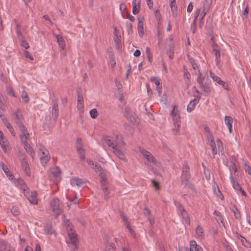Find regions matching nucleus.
Segmentation results:
<instances>
[{
    "mask_svg": "<svg viewBox=\"0 0 251 251\" xmlns=\"http://www.w3.org/2000/svg\"><path fill=\"white\" fill-rule=\"evenodd\" d=\"M12 116L19 128H21L22 126H25L23 123L24 118L22 113L20 109H18L16 111H13Z\"/></svg>",
    "mask_w": 251,
    "mask_h": 251,
    "instance_id": "1",
    "label": "nucleus"
},
{
    "mask_svg": "<svg viewBox=\"0 0 251 251\" xmlns=\"http://www.w3.org/2000/svg\"><path fill=\"white\" fill-rule=\"evenodd\" d=\"M24 191L25 196L29 200V202L32 204H36L38 203L37 198V192L35 191L29 192V189L24 188Z\"/></svg>",
    "mask_w": 251,
    "mask_h": 251,
    "instance_id": "2",
    "label": "nucleus"
},
{
    "mask_svg": "<svg viewBox=\"0 0 251 251\" xmlns=\"http://www.w3.org/2000/svg\"><path fill=\"white\" fill-rule=\"evenodd\" d=\"M61 171L59 167H55L51 172L49 177L55 184H57L60 180Z\"/></svg>",
    "mask_w": 251,
    "mask_h": 251,
    "instance_id": "3",
    "label": "nucleus"
},
{
    "mask_svg": "<svg viewBox=\"0 0 251 251\" xmlns=\"http://www.w3.org/2000/svg\"><path fill=\"white\" fill-rule=\"evenodd\" d=\"M50 207L52 211L55 213L54 217L57 218L61 213V209L59 207V200L57 198L53 199L50 202Z\"/></svg>",
    "mask_w": 251,
    "mask_h": 251,
    "instance_id": "4",
    "label": "nucleus"
},
{
    "mask_svg": "<svg viewBox=\"0 0 251 251\" xmlns=\"http://www.w3.org/2000/svg\"><path fill=\"white\" fill-rule=\"evenodd\" d=\"M21 128H19L22 132V133L20 135V138L23 145L28 143L27 140L29 137V134L28 132L26 127L25 126H22Z\"/></svg>",
    "mask_w": 251,
    "mask_h": 251,
    "instance_id": "5",
    "label": "nucleus"
},
{
    "mask_svg": "<svg viewBox=\"0 0 251 251\" xmlns=\"http://www.w3.org/2000/svg\"><path fill=\"white\" fill-rule=\"evenodd\" d=\"M131 110L128 107H126L124 109V116L128 120V121L131 123L135 122L134 117L131 114Z\"/></svg>",
    "mask_w": 251,
    "mask_h": 251,
    "instance_id": "6",
    "label": "nucleus"
},
{
    "mask_svg": "<svg viewBox=\"0 0 251 251\" xmlns=\"http://www.w3.org/2000/svg\"><path fill=\"white\" fill-rule=\"evenodd\" d=\"M144 214L147 217V220L150 222V225L152 226L154 223V218L151 216V211L147 207L143 209Z\"/></svg>",
    "mask_w": 251,
    "mask_h": 251,
    "instance_id": "7",
    "label": "nucleus"
},
{
    "mask_svg": "<svg viewBox=\"0 0 251 251\" xmlns=\"http://www.w3.org/2000/svg\"><path fill=\"white\" fill-rule=\"evenodd\" d=\"M230 180L234 189L239 190L241 192L242 194L244 196L246 197L247 194L246 192L243 189H242V187L240 186V185L237 181H236L231 176H230Z\"/></svg>",
    "mask_w": 251,
    "mask_h": 251,
    "instance_id": "8",
    "label": "nucleus"
},
{
    "mask_svg": "<svg viewBox=\"0 0 251 251\" xmlns=\"http://www.w3.org/2000/svg\"><path fill=\"white\" fill-rule=\"evenodd\" d=\"M176 205L180 211L181 215L182 216L183 218L185 219L186 220H188L189 223H190L189 217L188 216L187 212L185 210L183 206L181 205V204L180 202H177V203H176Z\"/></svg>",
    "mask_w": 251,
    "mask_h": 251,
    "instance_id": "9",
    "label": "nucleus"
},
{
    "mask_svg": "<svg viewBox=\"0 0 251 251\" xmlns=\"http://www.w3.org/2000/svg\"><path fill=\"white\" fill-rule=\"evenodd\" d=\"M201 96L197 97V98H195L190 101V103L187 107V110L189 112H191L195 108L196 104L199 102Z\"/></svg>",
    "mask_w": 251,
    "mask_h": 251,
    "instance_id": "10",
    "label": "nucleus"
},
{
    "mask_svg": "<svg viewBox=\"0 0 251 251\" xmlns=\"http://www.w3.org/2000/svg\"><path fill=\"white\" fill-rule=\"evenodd\" d=\"M86 182L81 178L78 177L73 178L71 180V183L73 186H77L78 187H81L84 185Z\"/></svg>",
    "mask_w": 251,
    "mask_h": 251,
    "instance_id": "11",
    "label": "nucleus"
},
{
    "mask_svg": "<svg viewBox=\"0 0 251 251\" xmlns=\"http://www.w3.org/2000/svg\"><path fill=\"white\" fill-rule=\"evenodd\" d=\"M140 0H133L132 1V13L136 15L138 14L140 11Z\"/></svg>",
    "mask_w": 251,
    "mask_h": 251,
    "instance_id": "12",
    "label": "nucleus"
},
{
    "mask_svg": "<svg viewBox=\"0 0 251 251\" xmlns=\"http://www.w3.org/2000/svg\"><path fill=\"white\" fill-rule=\"evenodd\" d=\"M0 145L3 151L6 153L7 152V142L4 140V136L2 131L0 132Z\"/></svg>",
    "mask_w": 251,
    "mask_h": 251,
    "instance_id": "13",
    "label": "nucleus"
},
{
    "mask_svg": "<svg viewBox=\"0 0 251 251\" xmlns=\"http://www.w3.org/2000/svg\"><path fill=\"white\" fill-rule=\"evenodd\" d=\"M22 168L24 170L25 173L28 176H31L30 169L27 161H24L21 163Z\"/></svg>",
    "mask_w": 251,
    "mask_h": 251,
    "instance_id": "14",
    "label": "nucleus"
},
{
    "mask_svg": "<svg viewBox=\"0 0 251 251\" xmlns=\"http://www.w3.org/2000/svg\"><path fill=\"white\" fill-rule=\"evenodd\" d=\"M112 149L114 150L113 153L117 156L120 159L122 160H126V156L124 153L119 149L116 148V146H112Z\"/></svg>",
    "mask_w": 251,
    "mask_h": 251,
    "instance_id": "15",
    "label": "nucleus"
},
{
    "mask_svg": "<svg viewBox=\"0 0 251 251\" xmlns=\"http://www.w3.org/2000/svg\"><path fill=\"white\" fill-rule=\"evenodd\" d=\"M45 232L47 234H52L54 233L56 235L55 232L52 228L51 223L50 222H47L44 228Z\"/></svg>",
    "mask_w": 251,
    "mask_h": 251,
    "instance_id": "16",
    "label": "nucleus"
},
{
    "mask_svg": "<svg viewBox=\"0 0 251 251\" xmlns=\"http://www.w3.org/2000/svg\"><path fill=\"white\" fill-rule=\"evenodd\" d=\"M16 31L18 40L21 42L25 40V37L22 33L20 24H17L16 26Z\"/></svg>",
    "mask_w": 251,
    "mask_h": 251,
    "instance_id": "17",
    "label": "nucleus"
},
{
    "mask_svg": "<svg viewBox=\"0 0 251 251\" xmlns=\"http://www.w3.org/2000/svg\"><path fill=\"white\" fill-rule=\"evenodd\" d=\"M173 109L171 112L173 120H177L178 119H180V116L179 114V111L178 110L177 107L176 105H173Z\"/></svg>",
    "mask_w": 251,
    "mask_h": 251,
    "instance_id": "18",
    "label": "nucleus"
},
{
    "mask_svg": "<svg viewBox=\"0 0 251 251\" xmlns=\"http://www.w3.org/2000/svg\"><path fill=\"white\" fill-rule=\"evenodd\" d=\"M225 122L226 124L228 127L229 133L232 132V125L233 122V119L230 116H226L225 117Z\"/></svg>",
    "mask_w": 251,
    "mask_h": 251,
    "instance_id": "19",
    "label": "nucleus"
},
{
    "mask_svg": "<svg viewBox=\"0 0 251 251\" xmlns=\"http://www.w3.org/2000/svg\"><path fill=\"white\" fill-rule=\"evenodd\" d=\"M56 37L59 47L61 48V50H65L66 45L65 40H64L62 36H61V35H57L56 36Z\"/></svg>",
    "mask_w": 251,
    "mask_h": 251,
    "instance_id": "20",
    "label": "nucleus"
},
{
    "mask_svg": "<svg viewBox=\"0 0 251 251\" xmlns=\"http://www.w3.org/2000/svg\"><path fill=\"white\" fill-rule=\"evenodd\" d=\"M137 30L140 37L144 35L145 32L144 30L143 22L141 21L139 19H138Z\"/></svg>",
    "mask_w": 251,
    "mask_h": 251,
    "instance_id": "21",
    "label": "nucleus"
},
{
    "mask_svg": "<svg viewBox=\"0 0 251 251\" xmlns=\"http://www.w3.org/2000/svg\"><path fill=\"white\" fill-rule=\"evenodd\" d=\"M175 127L173 129V131L175 132L176 134H179L181 122L180 119L173 121Z\"/></svg>",
    "mask_w": 251,
    "mask_h": 251,
    "instance_id": "22",
    "label": "nucleus"
},
{
    "mask_svg": "<svg viewBox=\"0 0 251 251\" xmlns=\"http://www.w3.org/2000/svg\"><path fill=\"white\" fill-rule=\"evenodd\" d=\"M175 127L173 129V131L175 132L176 134H179L181 122L180 119L173 121Z\"/></svg>",
    "mask_w": 251,
    "mask_h": 251,
    "instance_id": "23",
    "label": "nucleus"
},
{
    "mask_svg": "<svg viewBox=\"0 0 251 251\" xmlns=\"http://www.w3.org/2000/svg\"><path fill=\"white\" fill-rule=\"evenodd\" d=\"M0 165L1 166L2 170L4 172L5 174L7 176L9 177V179H13L14 176L12 174H11V173L9 172L8 168L5 166L4 163H0Z\"/></svg>",
    "mask_w": 251,
    "mask_h": 251,
    "instance_id": "24",
    "label": "nucleus"
},
{
    "mask_svg": "<svg viewBox=\"0 0 251 251\" xmlns=\"http://www.w3.org/2000/svg\"><path fill=\"white\" fill-rule=\"evenodd\" d=\"M8 247H11L7 242L4 240H0V251H6L8 250Z\"/></svg>",
    "mask_w": 251,
    "mask_h": 251,
    "instance_id": "25",
    "label": "nucleus"
},
{
    "mask_svg": "<svg viewBox=\"0 0 251 251\" xmlns=\"http://www.w3.org/2000/svg\"><path fill=\"white\" fill-rule=\"evenodd\" d=\"M212 3V0H205L203 5V12H208Z\"/></svg>",
    "mask_w": 251,
    "mask_h": 251,
    "instance_id": "26",
    "label": "nucleus"
},
{
    "mask_svg": "<svg viewBox=\"0 0 251 251\" xmlns=\"http://www.w3.org/2000/svg\"><path fill=\"white\" fill-rule=\"evenodd\" d=\"M230 209L234 213V216L236 219H241V216L240 212L235 205H233L230 207Z\"/></svg>",
    "mask_w": 251,
    "mask_h": 251,
    "instance_id": "27",
    "label": "nucleus"
},
{
    "mask_svg": "<svg viewBox=\"0 0 251 251\" xmlns=\"http://www.w3.org/2000/svg\"><path fill=\"white\" fill-rule=\"evenodd\" d=\"M75 148L76 150H80V149H84V144L81 138H76L75 143Z\"/></svg>",
    "mask_w": 251,
    "mask_h": 251,
    "instance_id": "28",
    "label": "nucleus"
},
{
    "mask_svg": "<svg viewBox=\"0 0 251 251\" xmlns=\"http://www.w3.org/2000/svg\"><path fill=\"white\" fill-rule=\"evenodd\" d=\"M213 51L215 53V61L217 66H218L220 63V56H221V52L220 50L218 49H213Z\"/></svg>",
    "mask_w": 251,
    "mask_h": 251,
    "instance_id": "29",
    "label": "nucleus"
},
{
    "mask_svg": "<svg viewBox=\"0 0 251 251\" xmlns=\"http://www.w3.org/2000/svg\"><path fill=\"white\" fill-rule=\"evenodd\" d=\"M23 145L26 151L28 152L32 157H33L35 153L30 145L28 143H26Z\"/></svg>",
    "mask_w": 251,
    "mask_h": 251,
    "instance_id": "30",
    "label": "nucleus"
},
{
    "mask_svg": "<svg viewBox=\"0 0 251 251\" xmlns=\"http://www.w3.org/2000/svg\"><path fill=\"white\" fill-rule=\"evenodd\" d=\"M68 235L72 244H75V243L77 242V237L76 233L71 231L68 233Z\"/></svg>",
    "mask_w": 251,
    "mask_h": 251,
    "instance_id": "31",
    "label": "nucleus"
},
{
    "mask_svg": "<svg viewBox=\"0 0 251 251\" xmlns=\"http://www.w3.org/2000/svg\"><path fill=\"white\" fill-rule=\"evenodd\" d=\"M58 106H53L52 108V117L56 120L58 116Z\"/></svg>",
    "mask_w": 251,
    "mask_h": 251,
    "instance_id": "32",
    "label": "nucleus"
},
{
    "mask_svg": "<svg viewBox=\"0 0 251 251\" xmlns=\"http://www.w3.org/2000/svg\"><path fill=\"white\" fill-rule=\"evenodd\" d=\"M76 151L80 160L83 161L85 159V150L83 149L80 150H76Z\"/></svg>",
    "mask_w": 251,
    "mask_h": 251,
    "instance_id": "33",
    "label": "nucleus"
},
{
    "mask_svg": "<svg viewBox=\"0 0 251 251\" xmlns=\"http://www.w3.org/2000/svg\"><path fill=\"white\" fill-rule=\"evenodd\" d=\"M170 6H171L173 16L174 18H176L177 15V6L176 5V3H170Z\"/></svg>",
    "mask_w": 251,
    "mask_h": 251,
    "instance_id": "34",
    "label": "nucleus"
},
{
    "mask_svg": "<svg viewBox=\"0 0 251 251\" xmlns=\"http://www.w3.org/2000/svg\"><path fill=\"white\" fill-rule=\"evenodd\" d=\"M211 148V150L212 151V153L213 155H215L217 153V149L216 146V144L214 140H211V142H209L208 143Z\"/></svg>",
    "mask_w": 251,
    "mask_h": 251,
    "instance_id": "35",
    "label": "nucleus"
},
{
    "mask_svg": "<svg viewBox=\"0 0 251 251\" xmlns=\"http://www.w3.org/2000/svg\"><path fill=\"white\" fill-rule=\"evenodd\" d=\"M100 176V184L101 187L103 186H107V178L103 173L100 175H99Z\"/></svg>",
    "mask_w": 251,
    "mask_h": 251,
    "instance_id": "36",
    "label": "nucleus"
},
{
    "mask_svg": "<svg viewBox=\"0 0 251 251\" xmlns=\"http://www.w3.org/2000/svg\"><path fill=\"white\" fill-rule=\"evenodd\" d=\"M100 176V184L101 187L103 186H107V178L103 173L100 175H99Z\"/></svg>",
    "mask_w": 251,
    "mask_h": 251,
    "instance_id": "37",
    "label": "nucleus"
},
{
    "mask_svg": "<svg viewBox=\"0 0 251 251\" xmlns=\"http://www.w3.org/2000/svg\"><path fill=\"white\" fill-rule=\"evenodd\" d=\"M209 75L214 81H216L218 84H221L220 83H222L221 79L219 76L215 75V74L211 71L209 73Z\"/></svg>",
    "mask_w": 251,
    "mask_h": 251,
    "instance_id": "38",
    "label": "nucleus"
},
{
    "mask_svg": "<svg viewBox=\"0 0 251 251\" xmlns=\"http://www.w3.org/2000/svg\"><path fill=\"white\" fill-rule=\"evenodd\" d=\"M103 139L104 141L105 142V143L108 146L112 147V146H115L113 145V143L112 142V141L110 140L109 136H106V135L103 136Z\"/></svg>",
    "mask_w": 251,
    "mask_h": 251,
    "instance_id": "39",
    "label": "nucleus"
},
{
    "mask_svg": "<svg viewBox=\"0 0 251 251\" xmlns=\"http://www.w3.org/2000/svg\"><path fill=\"white\" fill-rule=\"evenodd\" d=\"M198 74L199 76L197 78V81L199 84L200 88L202 89L204 87L205 85H204L202 82V79L201 78V74L200 70H198Z\"/></svg>",
    "mask_w": 251,
    "mask_h": 251,
    "instance_id": "40",
    "label": "nucleus"
},
{
    "mask_svg": "<svg viewBox=\"0 0 251 251\" xmlns=\"http://www.w3.org/2000/svg\"><path fill=\"white\" fill-rule=\"evenodd\" d=\"M93 168L99 175H100L102 173L103 169L98 163H96L95 166L93 167Z\"/></svg>",
    "mask_w": 251,
    "mask_h": 251,
    "instance_id": "41",
    "label": "nucleus"
},
{
    "mask_svg": "<svg viewBox=\"0 0 251 251\" xmlns=\"http://www.w3.org/2000/svg\"><path fill=\"white\" fill-rule=\"evenodd\" d=\"M101 188L103 191L104 198L107 200L109 198V195L110 194L109 191L108 190L107 186H101Z\"/></svg>",
    "mask_w": 251,
    "mask_h": 251,
    "instance_id": "42",
    "label": "nucleus"
},
{
    "mask_svg": "<svg viewBox=\"0 0 251 251\" xmlns=\"http://www.w3.org/2000/svg\"><path fill=\"white\" fill-rule=\"evenodd\" d=\"M140 152L147 159V158L151 155V153L144 149H139Z\"/></svg>",
    "mask_w": 251,
    "mask_h": 251,
    "instance_id": "43",
    "label": "nucleus"
},
{
    "mask_svg": "<svg viewBox=\"0 0 251 251\" xmlns=\"http://www.w3.org/2000/svg\"><path fill=\"white\" fill-rule=\"evenodd\" d=\"M182 169H183L182 174L189 173L190 168H189V166L188 165V163L187 161H185L184 162V164L183 166Z\"/></svg>",
    "mask_w": 251,
    "mask_h": 251,
    "instance_id": "44",
    "label": "nucleus"
},
{
    "mask_svg": "<svg viewBox=\"0 0 251 251\" xmlns=\"http://www.w3.org/2000/svg\"><path fill=\"white\" fill-rule=\"evenodd\" d=\"M197 243L195 240H192L190 242V251H195L197 248Z\"/></svg>",
    "mask_w": 251,
    "mask_h": 251,
    "instance_id": "45",
    "label": "nucleus"
},
{
    "mask_svg": "<svg viewBox=\"0 0 251 251\" xmlns=\"http://www.w3.org/2000/svg\"><path fill=\"white\" fill-rule=\"evenodd\" d=\"M18 157L21 163L23 162L24 161H27L25 158V154L21 151H19L18 153Z\"/></svg>",
    "mask_w": 251,
    "mask_h": 251,
    "instance_id": "46",
    "label": "nucleus"
},
{
    "mask_svg": "<svg viewBox=\"0 0 251 251\" xmlns=\"http://www.w3.org/2000/svg\"><path fill=\"white\" fill-rule=\"evenodd\" d=\"M202 90L205 96H208L211 92L210 87L207 85H205Z\"/></svg>",
    "mask_w": 251,
    "mask_h": 251,
    "instance_id": "47",
    "label": "nucleus"
},
{
    "mask_svg": "<svg viewBox=\"0 0 251 251\" xmlns=\"http://www.w3.org/2000/svg\"><path fill=\"white\" fill-rule=\"evenodd\" d=\"M22 98L25 103H27L29 101L27 93L25 91L22 92Z\"/></svg>",
    "mask_w": 251,
    "mask_h": 251,
    "instance_id": "48",
    "label": "nucleus"
},
{
    "mask_svg": "<svg viewBox=\"0 0 251 251\" xmlns=\"http://www.w3.org/2000/svg\"><path fill=\"white\" fill-rule=\"evenodd\" d=\"M90 114L91 117L93 119H95L98 116V111L95 108L92 109L90 111Z\"/></svg>",
    "mask_w": 251,
    "mask_h": 251,
    "instance_id": "49",
    "label": "nucleus"
},
{
    "mask_svg": "<svg viewBox=\"0 0 251 251\" xmlns=\"http://www.w3.org/2000/svg\"><path fill=\"white\" fill-rule=\"evenodd\" d=\"M249 6L248 5H247L241 14V16L243 19L247 18L249 13Z\"/></svg>",
    "mask_w": 251,
    "mask_h": 251,
    "instance_id": "50",
    "label": "nucleus"
},
{
    "mask_svg": "<svg viewBox=\"0 0 251 251\" xmlns=\"http://www.w3.org/2000/svg\"><path fill=\"white\" fill-rule=\"evenodd\" d=\"M189 61L191 63L193 67V68L198 72V70H199V67L197 66V64L196 63L194 59H193L192 58H189Z\"/></svg>",
    "mask_w": 251,
    "mask_h": 251,
    "instance_id": "51",
    "label": "nucleus"
},
{
    "mask_svg": "<svg viewBox=\"0 0 251 251\" xmlns=\"http://www.w3.org/2000/svg\"><path fill=\"white\" fill-rule=\"evenodd\" d=\"M83 96L81 91H77V103H83Z\"/></svg>",
    "mask_w": 251,
    "mask_h": 251,
    "instance_id": "52",
    "label": "nucleus"
},
{
    "mask_svg": "<svg viewBox=\"0 0 251 251\" xmlns=\"http://www.w3.org/2000/svg\"><path fill=\"white\" fill-rule=\"evenodd\" d=\"M190 177L191 175L190 173L182 174L181 176V180L189 181Z\"/></svg>",
    "mask_w": 251,
    "mask_h": 251,
    "instance_id": "53",
    "label": "nucleus"
},
{
    "mask_svg": "<svg viewBox=\"0 0 251 251\" xmlns=\"http://www.w3.org/2000/svg\"><path fill=\"white\" fill-rule=\"evenodd\" d=\"M151 81L152 82H153L155 83V84L156 85V86H157V85H160V79H159L158 78V77H155V76H152L151 77Z\"/></svg>",
    "mask_w": 251,
    "mask_h": 251,
    "instance_id": "54",
    "label": "nucleus"
},
{
    "mask_svg": "<svg viewBox=\"0 0 251 251\" xmlns=\"http://www.w3.org/2000/svg\"><path fill=\"white\" fill-rule=\"evenodd\" d=\"M6 93H7V94H8L9 95H11L12 97H16L14 91L13 90L12 88L10 87H7L6 88Z\"/></svg>",
    "mask_w": 251,
    "mask_h": 251,
    "instance_id": "55",
    "label": "nucleus"
},
{
    "mask_svg": "<svg viewBox=\"0 0 251 251\" xmlns=\"http://www.w3.org/2000/svg\"><path fill=\"white\" fill-rule=\"evenodd\" d=\"M167 54H168L169 57L170 59H172L174 57V50L171 46L169 47V49L167 50Z\"/></svg>",
    "mask_w": 251,
    "mask_h": 251,
    "instance_id": "56",
    "label": "nucleus"
},
{
    "mask_svg": "<svg viewBox=\"0 0 251 251\" xmlns=\"http://www.w3.org/2000/svg\"><path fill=\"white\" fill-rule=\"evenodd\" d=\"M110 62L112 67H114L116 65V61L115 60V57L113 54H111L109 55Z\"/></svg>",
    "mask_w": 251,
    "mask_h": 251,
    "instance_id": "57",
    "label": "nucleus"
},
{
    "mask_svg": "<svg viewBox=\"0 0 251 251\" xmlns=\"http://www.w3.org/2000/svg\"><path fill=\"white\" fill-rule=\"evenodd\" d=\"M12 213L14 216H17L19 214L20 212L19 211L18 208L17 207L13 206L12 207L11 210Z\"/></svg>",
    "mask_w": 251,
    "mask_h": 251,
    "instance_id": "58",
    "label": "nucleus"
},
{
    "mask_svg": "<svg viewBox=\"0 0 251 251\" xmlns=\"http://www.w3.org/2000/svg\"><path fill=\"white\" fill-rule=\"evenodd\" d=\"M196 231V233L199 236H202L203 234V229L200 226H197Z\"/></svg>",
    "mask_w": 251,
    "mask_h": 251,
    "instance_id": "59",
    "label": "nucleus"
},
{
    "mask_svg": "<svg viewBox=\"0 0 251 251\" xmlns=\"http://www.w3.org/2000/svg\"><path fill=\"white\" fill-rule=\"evenodd\" d=\"M41 162L42 164H46L49 160V158L46 155L40 157Z\"/></svg>",
    "mask_w": 251,
    "mask_h": 251,
    "instance_id": "60",
    "label": "nucleus"
},
{
    "mask_svg": "<svg viewBox=\"0 0 251 251\" xmlns=\"http://www.w3.org/2000/svg\"><path fill=\"white\" fill-rule=\"evenodd\" d=\"M2 121L3 124L6 126L7 128L11 126V124L9 122L8 120L6 117L2 118Z\"/></svg>",
    "mask_w": 251,
    "mask_h": 251,
    "instance_id": "61",
    "label": "nucleus"
},
{
    "mask_svg": "<svg viewBox=\"0 0 251 251\" xmlns=\"http://www.w3.org/2000/svg\"><path fill=\"white\" fill-rule=\"evenodd\" d=\"M121 36H114V40L117 44V46H119L121 45Z\"/></svg>",
    "mask_w": 251,
    "mask_h": 251,
    "instance_id": "62",
    "label": "nucleus"
},
{
    "mask_svg": "<svg viewBox=\"0 0 251 251\" xmlns=\"http://www.w3.org/2000/svg\"><path fill=\"white\" fill-rule=\"evenodd\" d=\"M106 251H110L111 250H114L115 249V245L113 243H110L106 246Z\"/></svg>",
    "mask_w": 251,
    "mask_h": 251,
    "instance_id": "63",
    "label": "nucleus"
},
{
    "mask_svg": "<svg viewBox=\"0 0 251 251\" xmlns=\"http://www.w3.org/2000/svg\"><path fill=\"white\" fill-rule=\"evenodd\" d=\"M244 166L245 171L248 172V174L251 175V167L246 163L244 164Z\"/></svg>",
    "mask_w": 251,
    "mask_h": 251,
    "instance_id": "64",
    "label": "nucleus"
}]
</instances>
